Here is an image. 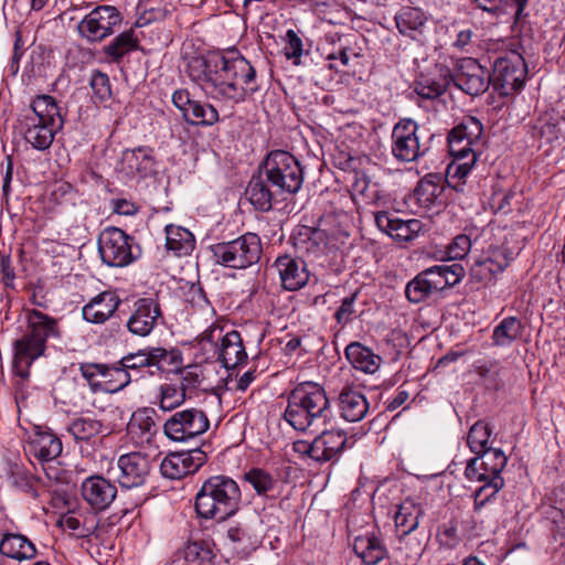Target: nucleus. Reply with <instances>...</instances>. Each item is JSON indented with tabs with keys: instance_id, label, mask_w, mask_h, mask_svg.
<instances>
[{
	"instance_id": "nucleus-1",
	"label": "nucleus",
	"mask_w": 565,
	"mask_h": 565,
	"mask_svg": "<svg viewBox=\"0 0 565 565\" xmlns=\"http://www.w3.org/2000/svg\"><path fill=\"white\" fill-rule=\"evenodd\" d=\"M185 72L206 95L232 104L259 89L255 67L236 49L192 56Z\"/></svg>"
},
{
	"instance_id": "nucleus-2",
	"label": "nucleus",
	"mask_w": 565,
	"mask_h": 565,
	"mask_svg": "<svg viewBox=\"0 0 565 565\" xmlns=\"http://www.w3.org/2000/svg\"><path fill=\"white\" fill-rule=\"evenodd\" d=\"M302 182L299 161L287 151L275 150L263 161L258 174L250 179L245 194L256 210L267 212L273 204L296 194Z\"/></svg>"
},
{
	"instance_id": "nucleus-3",
	"label": "nucleus",
	"mask_w": 565,
	"mask_h": 565,
	"mask_svg": "<svg viewBox=\"0 0 565 565\" xmlns=\"http://www.w3.org/2000/svg\"><path fill=\"white\" fill-rule=\"evenodd\" d=\"M324 388L313 382L299 383L288 395L284 419L298 431H317L332 420Z\"/></svg>"
},
{
	"instance_id": "nucleus-4",
	"label": "nucleus",
	"mask_w": 565,
	"mask_h": 565,
	"mask_svg": "<svg viewBox=\"0 0 565 565\" xmlns=\"http://www.w3.org/2000/svg\"><path fill=\"white\" fill-rule=\"evenodd\" d=\"M19 121L24 140L40 151L52 146L55 135L64 126L61 108L50 95H38L33 98L30 109Z\"/></svg>"
},
{
	"instance_id": "nucleus-5",
	"label": "nucleus",
	"mask_w": 565,
	"mask_h": 565,
	"mask_svg": "<svg viewBox=\"0 0 565 565\" xmlns=\"http://www.w3.org/2000/svg\"><path fill=\"white\" fill-rule=\"evenodd\" d=\"M241 490L235 480L218 475L206 479L195 495V511L206 520L224 521L239 507Z\"/></svg>"
},
{
	"instance_id": "nucleus-6",
	"label": "nucleus",
	"mask_w": 565,
	"mask_h": 565,
	"mask_svg": "<svg viewBox=\"0 0 565 565\" xmlns=\"http://www.w3.org/2000/svg\"><path fill=\"white\" fill-rule=\"evenodd\" d=\"M60 335L55 318L36 309L29 311L25 333L14 342V367L19 374L23 376L32 362L44 354L49 339Z\"/></svg>"
},
{
	"instance_id": "nucleus-7",
	"label": "nucleus",
	"mask_w": 565,
	"mask_h": 565,
	"mask_svg": "<svg viewBox=\"0 0 565 565\" xmlns=\"http://www.w3.org/2000/svg\"><path fill=\"white\" fill-rule=\"evenodd\" d=\"M211 252L216 264L244 269L259 262L263 246L257 234L245 233L233 241L213 244Z\"/></svg>"
},
{
	"instance_id": "nucleus-8",
	"label": "nucleus",
	"mask_w": 565,
	"mask_h": 565,
	"mask_svg": "<svg viewBox=\"0 0 565 565\" xmlns=\"http://www.w3.org/2000/svg\"><path fill=\"white\" fill-rule=\"evenodd\" d=\"M527 75L524 57L516 51H509L495 58L490 82L493 90L502 97L520 92Z\"/></svg>"
},
{
	"instance_id": "nucleus-9",
	"label": "nucleus",
	"mask_w": 565,
	"mask_h": 565,
	"mask_svg": "<svg viewBox=\"0 0 565 565\" xmlns=\"http://www.w3.org/2000/svg\"><path fill=\"white\" fill-rule=\"evenodd\" d=\"M98 253L104 264L126 267L140 256V247L119 227H106L98 237Z\"/></svg>"
},
{
	"instance_id": "nucleus-10",
	"label": "nucleus",
	"mask_w": 565,
	"mask_h": 565,
	"mask_svg": "<svg viewBox=\"0 0 565 565\" xmlns=\"http://www.w3.org/2000/svg\"><path fill=\"white\" fill-rule=\"evenodd\" d=\"M178 355L163 348H146L137 352L124 355L119 361L124 371L130 375V383L154 375L156 371H162V363H174Z\"/></svg>"
},
{
	"instance_id": "nucleus-11",
	"label": "nucleus",
	"mask_w": 565,
	"mask_h": 565,
	"mask_svg": "<svg viewBox=\"0 0 565 565\" xmlns=\"http://www.w3.org/2000/svg\"><path fill=\"white\" fill-rule=\"evenodd\" d=\"M209 428L206 413L191 407L172 414L163 425V433L172 441L185 443L203 435Z\"/></svg>"
},
{
	"instance_id": "nucleus-12",
	"label": "nucleus",
	"mask_w": 565,
	"mask_h": 565,
	"mask_svg": "<svg viewBox=\"0 0 565 565\" xmlns=\"http://www.w3.org/2000/svg\"><path fill=\"white\" fill-rule=\"evenodd\" d=\"M122 22V15L114 6L94 8L77 25L79 35L89 43L104 41L114 34Z\"/></svg>"
},
{
	"instance_id": "nucleus-13",
	"label": "nucleus",
	"mask_w": 565,
	"mask_h": 565,
	"mask_svg": "<svg viewBox=\"0 0 565 565\" xmlns=\"http://www.w3.org/2000/svg\"><path fill=\"white\" fill-rule=\"evenodd\" d=\"M419 126L409 118H403L393 127L391 151L399 162H414L425 156L428 148L419 141Z\"/></svg>"
},
{
	"instance_id": "nucleus-14",
	"label": "nucleus",
	"mask_w": 565,
	"mask_h": 565,
	"mask_svg": "<svg viewBox=\"0 0 565 565\" xmlns=\"http://www.w3.org/2000/svg\"><path fill=\"white\" fill-rule=\"evenodd\" d=\"M514 258V253L507 246H491L475 259L470 268V280L482 286L493 284L499 274Z\"/></svg>"
},
{
	"instance_id": "nucleus-15",
	"label": "nucleus",
	"mask_w": 565,
	"mask_h": 565,
	"mask_svg": "<svg viewBox=\"0 0 565 565\" xmlns=\"http://www.w3.org/2000/svg\"><path fill=\"white\" fill-rule=\"evenodd\" d=\"M451 79L459 89L470 96L483 94L491 85L489 72L472 57L458 61Z\"/></svg>"
},
{
	"instance_id": "nucleus-16",
	"label": "nucleus",
	"mask_w": 565,
	"mask_h": 565,
	"mask_svg": "<svg viewBox=\"0 0 565 565\" xmlns=\"http://www.w3.org/2000/svg\"><path fill=\"white\" fill-rule=\"evenodd\" d=\"M153 458L140 451L121 455L117 460V481L121 488L141 487L152 468Z\"/></svg>"
},
{
	"instance_id": "nucleus-17",
	"label": "nucleus",
	"mask_w": 565,
	"mask_h": 565,
	"mask_svg": "<svg viewBox=\"0 0 565 565\" xmlns=\"http://www.w3.org/2000/svg\"><path fill=\"white\" fill-rule=\"evenodd\" d=\"M508 458L499 448L481 451L480 455L468 460L465 476L469 481H486L493 477H501Z\"/></svg>"
},
{
	"instance_id": "nucleus-18",
	"label": "nucleus",
	"mask_w": 565,
	"mask_h": 565,
	"mask_svg": "<svg viewBox=\"0 0 565 565\" xmlns=\"http://www.w3.org/2000/svg\"><path fill=\"white\" fill-rule=\"evenodd\" d=\"M206 454L199 448L169 454L160 463L163 477L182 479L196 472L206 461Z\"/></svg>"
},
{
	"instance_id": "nucleus-19",
	"label": "nucleus",
	"mask_w": 565,
	"mask_h": 565,
	"mask_svg": "<svg viewBox=\"0 0 565 565\" xmlns=\"http://www.w3.org/2000/svg\"><path fill=\"white\" fill-rule=\"evenodd\" d=\"M117 171L126 179H145L156 171L153 150L149 147L126 149L117 166Z\"/></svg>"
},
{
	"instance_id": "nucleus-20",
	"label": "nucleus",
	"mask_w": 565,
	"mask_h": 565,
	"mask_svg": "<svg viewBox=\"0 0 565 565\" xmlns=\"http://www.w3.org/2000/svg\"><path fill=\"white\" fill-rule=\"evenodd\" d=\"M483 131V126L476 117H468L449 134L448 140L450 151L457 159L469 157L470 152H476L473 146L479 142Z\"/></svg>"
},
{
	"instance_id": "nucleus-21",
	"label": "nucleus",
	"mask_w": 565,
	"mask_h": 565,
	"mask_svg": "<svg viewBox=\"0 0 565 565\" xmlns=\"http://www.w3.org/2000/svg\"><path fill=\"white\" fill-rule=\"evenodd\" d=\"M83 500L96 512L105 511L117 497V488L99 475L86 478L81 486Z\"/></svg>"
},
{
	"instance_id": "nucleus-22",
	"label": "nucleus",
	"mask_w": 565,
	"mask_h": 565,
	"mask_svg": "<svg viewBox=\"0 0 565 565\" xmlns=\"http://www.w3.org/2000/svg\"><path fill=\"white\" fill-rule=\"evenodd\" d=\"M162 312L160 305L152 298H140L127 320V329L135 335L147 337L154 329Z\"/></svg>"
},
{
	"instance_id": "nucleus-23",
	"label": "nucleus",
	"mask_w": 565,
	"mask_h": 565,
	"mask_svg": "<svg viewBox=\"0 0 565 565\" xmlns=\"http://www.w3.org/2000/svg\"><path fill=\"white\" fill-rule=\"evenodd\" d=\"M374 218L380 231L398 242H412L423 231L422 221L417 218L402 220L387 211L376 212Z\"/></svg>"
},
{
	"instance_id": "nucleus-24",
	"label": "nucleus",
	"mask_w": 565,
	"mask_h": 565,
	"mask_svg": "<svg viewBox=\"0 0 565 565\" xmlns=\"http://www.w3.org/2000/svg\"><path fill=\"white\" fill-rule=\"evenodd\" d=\"M275 267L279 274L281 286L286 290H299L309 280L310 274L307 264L301 258H295L290 255L279 256L275 260Z\"/></svg>"
},
{
	"instance_id": "nucleus-25",
	"label": "nucleus",
	"mask_w": 565,
	"mask_h": 565,
	"mask_svg": "<svg viewBox=\"0 0 565 565\" xmlns=\"http://www.w3.org/2000/svg\"><path fill=\"white\" fill-rule=\"evenodd\" d=\"M321 433L315 438L316 461L324 463L338 460L348 447V437L343 430L321 428Z\"/></svg>"
},
{
	"instance_id": "nucleus-26",
	"label": "nucleus",
	"mask_w": 565,
	"mask_h": 565,
	"mask_svg": "<svg viewBox=\"0 0 565 565\" xmlns=\"http://www.w3.org/2000/svg\"><path fill=\"white\" fill-rule=\"evenodd\" d=\"M340 416L349 422L362 420L369 412V402L360 388L353 385L344 386L338 397Z\"/></svg>"
},
{
	"instance_id": "nucleus-27",
	"label": "nucleus",
	"mask_w": 565,
	"mask_h": 565,
	"mask_svg": "<svg viewBox=\"0 0 565 565\" xmlns=\"http://www.w3.org/2000/svg\"><path fill=\"white\" fill-rule=\"evenodd\" d=\"M394 21L403 36L419 41L425 34L428 14L420 8L404 6L396 12Z\"/></svg>"
},
{
	"instance_id": "nucleus-28",
	"label": "nucleus",
	"mask_w": 565,
	"mask_h": 565,
	"mask_svg": "<svg viewBox=\"0 0 565 565\" xmlns=\"http://www.w3.org/2000/svg\"><path fill=\"white\" fill-rule=\"evenodd\" d=\"M120 302L114 291H103L83 307V318L87 322L103 324L115 313Z\"/></svg>"
},
{
	"instance_id": "nucleus-29",
	"label": "nucleus",
	"mask_w": 565,
	"mask_h": 565,
	"mask_svg": "<svg viewBox=\"0 0 565 565\" xmlns=\"http://www.w3.org/2000/svg\"><path fill=\"white\" fill-rule=\"evenodd\" d=\"M217 359L225 369H234L247 359L241 333L230 331L222 337L217 347Z\"/></svg>"
},
{
	"instance_id": "nucleus-30",
	"label": "nucleus",
	"mask_w": 565,
	"mask_h": 565,
	"mask_svg": "<svg viewBox=\"0 0 565 565\" xmlns=\"http://www.w3.org/2000/svg\"><path fill=\"white\" fill-rule=\"evenodd\" d=\"M444 191L441 177L436 173L425 175L414 190L412 200L424 212L434 209Z\"/></svg>"
},
{
	"instance_id": "nucleus-31",
	"label": "nucleus",
	"mask_w": 565,
	"mask_h": 565,
	"mask_svg": "<svg viewBox=\"0 0 565 565\" xmlns=\"http://www.w3.org/2000/svg\"><path fill=\"white\" fill-rule=\"evenodd\" d=\"M157 412L151 407L137 409L128 424V433L139 443H151L158 433L156 424Z\"/></svg>"
},
{
	"instance_id": "nucleus-32",
	"label": "nucleus",
	"mask_w": 565,
	"mask_h": 565,
	"mask_svg": "<svg viewBox=\"0 0 565 565\" xmlns=\"http://www.w3.org/2000/svg\"><path fill=\"white\" fill-rule=\"evenodd\" d=\"M63 450L62 441L51 431H35L29 440V452L40 461H52Z\"/></svg>"
},
{
	"instance_id": "nucleus-33",
	"label": "nucleus",
	"mask_w": 565,
	"mask_h": 565,
	"mask_svg": "<svg viewBox=\"0 0 565 565\" xmlns=\"http://www.w3.org/2000/svg\"><path fill=\"white\" fill-rule=\"evenodd\" d=\"M294 246L300 253L318 256L328 245L327 233L323 230L300 226L292 236Z\"/></svg>"
},
{
	"instance_id": "nucleus-34",
	"label": "nucleus",
	"mask_w": 565,
	"mask_h": 565,
	"mask_svg": "<svg viewBox=\"0 0 565 565\" xmlns=\"http://www.w3.org/2000/svg\"><path fill=\"white\" fill-rule=\"evenodd\" d=\"M345 358L351 365L366 374H374L381 366L382 358L360 342H351L345 348Z\"/></svg>"
},
{
	"instance_id": "nucleus-35",
	"label": "nucleus",
	"mask_w": 565,
	"mask_h": 565,
	"mask_svg": "<svg viewBox=\"0 0 565 565\" xmlns=\"http://www.w3.org/2000/svg\"><path fill=\"white\" fill-rule=\"evenodd\" d=\"M353 551L365 565H376L387 556V550L381 540L369 534L354 539Z\"/></svg>"
},
{
	"instance_id": "nucleus-36",
	"label": "nucleus",
	"mask_w": 565,
	"mask_h": 565,
	"mask_svg": "<svg viewBox=\"0 0 565 565\" xmlns=\"http://www.w3.org/2000/svg\"><path fill=\"white\" fill-rule=\"evenodd\" d=\"M0 553L13 559H31L36 554L34 544L24 535L6 533L0 542Z\"/></svg>"
},
{
	"instance_id": "nucleus-37",
	"label": "nucleus",
	"mask_w": 565,
	"mask_h": 565,
	"mask_svg": "<svg viewBox=\"0 0 565 565\" xmlns=\"http://www.w3.org/2000/svg\"><path fill=\"white\" fill-rule=\"evenodd\" d=\"M424 509L420 504L412 500H405L398 505L395 512L394 521L399 534H412L419 525V520L424 515Z\"/></svg>"
},
{
	"instance_id": "nucleus-38",
	"label": "nucleus",
	"mask_w": 565,
	"mask_h": 565,
	"mask_svg": "<svg viewBox=\"0 0 565 565\" xmlns=\"http://www.w3.org/2000/svg\"><path fill=\"white\" fill-rule=\"evenodd\" d=\"M166 246L175 256L190 255L195 247V238L189 230L170 224L166 226Z\"/></svg>"
},
{
	"instance_id": "nucleus-39",
	"label": "nucleus",
	"mask_w": 565,
	"mask_h": 565,
	"mask_svg": "<svg viewBox=\"0 0 565 565\" xmlns=\"http://www.w3.org/2000/svg\"><path fill=\"white\" fill-rule=\"evenodd\" d=\"M130 384V375L120 365V361L111 364H102L99 391L117 393Z\"/></svg>"
},
{
	"instance_id": "nucleus-40",
	"label": "nucleus",
	"mask_w": 565,
	"mask_h": 565,
	"mask_svg": "<svg viewBox=\"0 0 565 565\" xmlns=\"http://www.w3.org/2000/svg\"><path fill=\"white\" fill-rule=\"evenodd\" d=\"M138 46L139 40L134 29H129L115 36L109 44L104 46L103 51L113 62H119L126 54L136 51Z\"/></svg>"
},
{
	"instance_id": "nucleus-41",
	"label": "nucleus",
	"mask_w": 565,
	"mask_h": 565,
	"mask_svg": "<svg viewBox=\"0 0 565 565\" xmlns=\"http://www.w3.org/2000/svg\"><path fill=\"white\" fill-rule=\"evenodd\" d=\"M103 430V423L89 416L77 417L73 419L68 425L70 434L77 441H88L89 439L102 434Z\"/></svg>"
},
{
	"instance_id": "nucleus-42",
	"label": "nucleus",
	"mask_w": 565,
	"mask_h": 565,
	"mask_svg": "<svg viewBox=\"0 0 565 565\" xmlns=\"http://www.w3.org/2000/svg\"><path fill=\"white\" fill-rule=\"evenodd\" d=\"M185 386H175L173 384L164 383L159 386V408L163 412H170L179 407L185 402Z\"/></svg>"
},
{
	"instance_id": "nucleus-43",
	"label": "nucleus",
	"mask_w": 565,
	"mask_h": 565,
	"mask_svg": "<svg viewBox=\"0 0 565 565\" xmlns=\"http://www.w3.org/2000/svg\"><path fill=\"white\" fill-rule=\"evenodd\" d=\"M481 482L483 484L473 492V510L476 512L481 511V509L487 503L491 502L504 487V479L502 477H493L492 479H487Z\"/></svg>"
},
{
	"instance_id": "nucleus-44",
	"label": "nucleus",
	"mask_w": 565,
	"mask_h": 565,
	"mask_svg": "<svg viewBox=\"0 0 565 565\" xmlns=\"http://www.w3.org/2000/svg\"><path fill=\"white\" fill-rule=\"evenodd\" d=\"M521 333V323L514 317L504 318L493 330L492 340L495 345H510Z\"/></svg>"
},
{
	"instance_id": "nucleus-45",
	"label": "nucleus",
	"mask_w": 565,
	"mask_h": 565,
	"mask_svg": "<svg viewBox=\"0 0 565 565\" xmlns=\"http://www.w3.org/2000/svg\"><path fill=\"white\" fill-rule=\"evenodd\" d=\"M399 535V545L397 553L405 565H415L422 556L425 544L417 536H411V534Z\"/></svg>"
},
{
	"instance_id": "nucleus-46",
	"label": "nucleus",
	"mask_w": 565,
	"mask_h": 565,
	"mask_svg": "<svg viewBox=\"0 0 565 565\" xmlns=\"http://www.w3.org/2000/svg\"><path fill=\"white\" fill-rule=\"evenodd\" d=\"M189 120H185L189 125L193 126H213L218 121V111L214 106L200 100H194L190 108Z\"/></svg>"
},
{
	"instance_id": "nucleus-47",
	"label": "nucleus",
	"mask_w": 565,
	"mask_h": 565,
	"mask_svg": "<svg viewBox=\"0 0 565 565\" xmlns=\"http://www.w3.org/2000/svg\"><path fill=\"white\" fill-rule=\"evenodd\" d=\"M490 436L491 429L488 424L482 420L475 423L469 429L467 436V444L470 450L476 455H480L481 451L493 449L488 446Z\"/></svg>"
},
{
	"instance_id": "nucleus-48",
	"label": "nucleus",
	"mask_w": 565,
	"mask_h": 565,
	"mask_svg": "<svg viewBox=\"0 0 565 565\" xmlns=\"http://www.w3.org/2000/svg\"><path fill=\"white\" fill-rule=\"evenodd\" d=\"M433 294L434 289L428 285L427 278L423 271L417 274L405 287V296L408 301L413 303H419L428 299Z\"/></svg>"
},
{
	"instance_id": "nucleus-49",
	"label": "nucleus",
	"mask_w": 565,
	"mask_h": 565,
	"mask_svg": "<svg viewBox=\"0 0 565 565\" xmlns=\"http://www.w3.org/2000/svg\"><path fill=\"white\" fill-rule=\"evenodd\" d=\"M527 1L529 0H473L478 8L491 13L502 12L509 7L514 8L516 21L521 20L524 15L523 12Z\"/></svg>"
},
{
	"instance_id": "nucleus-50",
	"label": "nucleus",
	"mask_w": 565,
	"mask_h": 565,
	"mask_svg": "<svg viewBox=\"0 0 565 565\" xmlns=\"http://www.w3.org/2000/svg\"><path fill=\"white\" fill-rule=\"evenodd\" d=\"M244 480L248 482L258 494H266L271 491L276 484L271 475L259 468H253L246 472Z\"/></svg>"
},
{
	"instance_id": "nucleus-51",
	"label": "nucleus",
	"mask_w": 565,
	"mask_h": 565,
	"mask_svg": "<svg viewBox=\"0 0 565 565\" xmlns=\"http://www.w3.org/2000/svg\"><path fill=\"white\" fill-rule=\"evenodd\" d=\"M447 85L448 81L446 78L439 81L425 78L418 83L416 92L425 99H435L444 94Z\"/></svg>"
},
{
	"instance_id": "nucleus-52",
	"label": "nucleus",
	"mask_w": 565,
	"mask_h": 565,
	"mask_svg": "<svg viewBox=\"0 0 565 565\" xmlns=\"http://www.w3.org/2000/svg\"><path fill=\"white\" fill-rule=\"evenodd\" d=\"M228 540L235 544V548L246 551L253 544L252 534L246 525L236 524L227 530Z\"/></svg>"
},
{
	"instance_id": "nucleus-53",
	"label": "nucleus",
	"mask_w": 565,
	"mask_h": 565,
	"mask_svg": "<svg viewBox=\"0 0 565 565\" xmlns=\"http://www.w3.org/2000/svg\"><path fill=\"white\" fill-rule=\"evenodd\" d=\"M13 482L21 491L32 498L39 497V482L32 473L24 470L17 471L13 473Z\"/></svg>"
},
{
	"instance_id": "nucleus-54",
	"label": "nucleus",
	"mask_w": 565,
	"mask_h": 565,
	"mask_svg": "<svg viewBox=\"0 0 565 565\" xmlns=\"http://www.w3.org/2000/svg\"><path fill=\"white\" fill-rule=\"evenodd\" d=\"M286 41L287 44L284 49L285 56L287 60H292L295 65L300 64V57L302 55V40L298 36V34L294 30H288L286 32Z\"/></svg>"
},
{
	"instance_id": "nucleus-55",
	"label": "nucleus",
	"mask_w": 565,
	"mask_h": 565,
	"mask_svg": "<svg viewBox=\"0 0 565 565\" xmlns=\"http://www.w3.org/2000/svg\"><path fill=\"white\" fill-rule=\"evenodd\" d=\"M103 363H82L79 371L82 376L87 381L93 392H98L100 387Z\"/></svg>"
},
{
	"instance_id": "nucleus-56",
	"label": "nucleus",
	"mask_w": 565,
	"mask_h": 565,
	"mask_svg": "<svg viewBox=\"0 0 565 565\" xmlns=\"http://www.w3.org/2000/svg\"><path fill=\"white\" fill-rule=\"evenodd\" d=\"M90 87L100 102L108 99L111 95L109 78L102 72L92 75Z\"/></svg>"
},
{
	"instance_id": "nucleus-57",
	"label": "nucleus",
	"mask_w": 565,
	"mask_h": 565,
	"mask_svg": "<svg viewBox=\"0 0 565 565\" xmlns=\"http://www.w3.org/2000/svg\"><path fill=\"white\" fill-rule=\"evenodd\" d=\"M358 297V292H353L342 299V302L334 313V319L339 324L345 326L351 320L355 312L354 303Z\"/></svg>"
},
{
	"instance_id": "nucleus-58",
	"label": "nucleus",
	"mask_w": 565,
	"mask_h": 565,
	"mask_svg": "<svg viewBox=\"0 0 565 565\" xmlns=\"http://www.w3.org/2000/svg\"><path fill=\"white\" fill-rule=\"evenodd\" d=\"M471 248V239L465 234L457 235L447 248L451 259H462Z\"/></svg>"
},
{
	"instance_id": "nucleus-59",
	"label": "nucleus",
	"mask_w": 565,
	"mask_h": 565,
	"mask_svg": "<svg viewBox=\"0 0 565 565\" xmlns=\"http://www.w3.org/2000/svg\"><path fill=\"white\" fill-rule=\"evenodd\" d=\"M445 289L457 285L465 275V269L460 264L441 265Z\"/></svg>"
},
{
	"instance_id": "nucleus-60",
	"label": "nucleus",
	"mask_w": 565,
	"mask_h": 565,
	"mask_svg": "<svg viewBox=\"0 0 565 565\" xmlns=\"http://www.w3.org/2000/svg\"><path fill=\"white\" fill-rule=\"evenodd\" d=\"M172 103L173 105L181 111L184 120H189V113L194 103V99L191 98L190 93L186 89H177L172 94Z\"/></svg>"
},
{
	"instance_id": "nucleus-61",
	"label": "nucleus",
	"mask_w": 565,
	"mask_h": 565,
	"mask_svg": "<svg viewBox=\"0 0 565 565\" xmlns=\"http://www.w3.org/2000/svg\"><path fill=\"white\" fill-rule=\"evenodd\" d=\"M211 551L203 547V543L191 542L184 550V557L188 562H203L210 559Z\"/></svg>"
},
{
	"instance_id": "nucleus-62",
	"label": "nucleus",
	"mask_w": 565,
	"mask_h": 565,
	"mask_svg": "<svg viewBox=\"0 0 565 565\" xmlns=\"http://www.w3.org/2000/svg\"><path fill=\"white\" fill-rule=\"evenodd\" d=\"M440 269L441 265H436L423 270L424 276L428 280V285L435 292L445 290L444 276Z\"/></svg>"
},
{
	"instance_id": "nucleus-63",
	"label": "nucleus",
	"mask_w": 565,
	"mask_h": 565,
	"mask_svg": "<svg viewBox=\"0 0 565 565\" xmlns=\"http://www.w3.org/2000/svg\"><path fill=\"white\" fill-rule=\"evenodd\" d=\"M24 54V43L20 32L15 33V40L13 44V53L10 63V71L13 75L19 72V64L22 55Z\"/></svg>"
},
{
	"instance_id": "nucleus-64",
	"label": "nucleus",
	"mask_w": 565,
	"mask_h": 565,
	"mask_svg": "<svg viewBox=\"0 0 565 565\" xmlns=\"http://www.w3.org/2000/svg\"><path fill=\"white\" fill-rule=\"evenodd\" d=\"M501 367L497 361H486L476 367L477 374L487 380H494L500 374Z\"/></svg>"
}]
</instances>
